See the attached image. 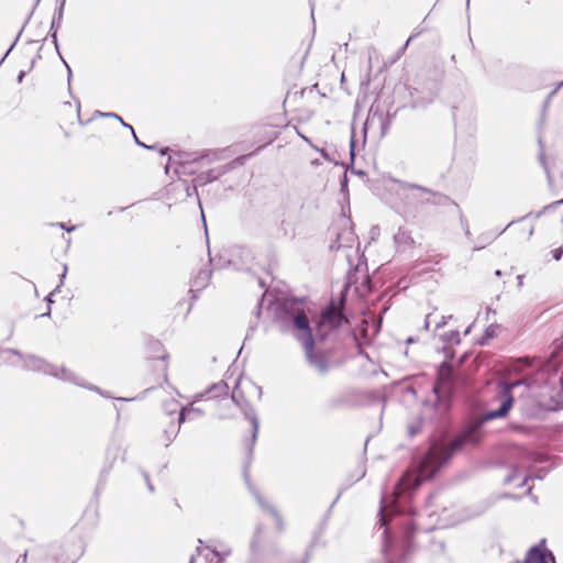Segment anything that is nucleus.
Instances as JSON below:
<instances>
[{
  "instance_id": "9",
  "label": "nucleus",
  "mask_w": 563,
  "mask_h": 563,
  "mask_svg": "<svg viewBox=\"0 0 563 563\" xmlns=\"http://www.w3.org/2000/svg\"><path fill=\"white\" fill-rule=\"evenodd\" d=\"M522 470H527V473L522 477V482L519 486L527 485L529 479L539 478L541 479L544 476L543 468L534 470L530 465L520 464L512 468L511 473L505 478V483H511L516 478L520 477Z\"/></svg>"
},
{
  "instance_id": "54",
  "label": "nucleus",
  "mask_w": 563,
  "mask_h": 563,
  "mask_svg": "<svg viewBox=\"0 0 563 563\" xmlns=\"http://www.w3.org/2000/svg\"><path fill=\"white\" fill-rule=\"evenodd\" d=\"M49 314H51V312L47 311L46 313H43L42 316L45 317V316H49Z\"/></svg>"
},
{
  "instance_id": "19",
  "label": "nucleus",
  "mask_w": 563,
  "mask_h": 563,
  "mask_svg": "<svg viewBox=\"0 0 563 563\" xmlns=\"http://www.w3.org/2000/svg\"><path fill=\"white\" fill-rule=\"evenodd\" d=\"M210 279V272L201 271L194 279V286L197 288L205 287Z\"/></svg>"
},
{
  "instance_id": "23",
  "label": "nucleus",
  "mask_w": 563,
  "mask_h": 563,
  "mask_svg": "<svg viewBox=\"0 0 563 563\" xmlns=\"http://www.w3.org/2000/svg\"><path fill=\"white\" fill-rule=\"evenodd\" d=\"M66 274H67V266H66V265H64V269H63V273H62V275H60V282H59V285H58V286L55 288V290H54V291H52V292L49 294V296L47 297V301H48L49 303H51V302H53V301H52V299H51V296H53V295H54V294H55V292H56V291H57V290L63 286L64 280H65V278H66Z\"/></svg>"
},
{
  "instance_id": "28",
  "label": "nucleus",
  "mask_w": 563,
  "mask_h": 563,
  "mask_svg": "<svg viewBox=\"0 0 563 563\" xmlns=\"http://www.w3.org/2000/svg\"><path fill=\"white\" fill-rule=\"evenodd\" d=\"M57 225H58L59 228H62V229H64V230L68 231V232H71V231H74V230H75V227L67 228V225H65V224H64V223H62V222H60V223H58Z\"/></svg>"
},
{
  "instance_id": "5",
  "label": "nucleus",
  "mask_w": 563,
  "mask_h": 563,
  "mask_svg": "<svg viewBox=\"0 0 563 563\" xmlns=\"http://www.w3.org/2000/svg\"><path fill=\"white\" fill-rule=\"evenodd\" d=\"M212 161L209 153H176L174 156H169L165 170L168 174L173 169L178 179H181V176L194 175Z\"/></svg>"
},
{
  "instance_id": "51",
  "label": "nucleus",
  "mask_w": 563,
  "mask_h": 563,
  "mask_svg": "<svg viewBox=\"0 0 563 563\" xmlns=\"http://www.w3.org/2000/svg\"><path fill=\"white\" fill-rule=\"evenodd\" d=\"M8 54H9V53H7L5 55H3V58H1V62H4V58H7V55H8Z\"/></svg>"
},
{
  "instance_id": "42",
  "label": "nucleus",
  "mask_w": 563,
  "mask_h": 563,
  "mask_svg": "<svg viewBox=\"0 0 563 563\" xmlns=\"http://www.w3.org/2000/svg\"><path fill=\"white\" fill-rule=\"evenodd\" d=\"M167 151H168V148H164V150L161 151V154L165 155Z\"/></svg>"
},
{
  "instance_id": "29",
  "label": "nucleus",
  "mask_w": 563,
  "mask_h": 563,
  "mask_svg": "<svg viewBox=\"0 0 563 563\" xmlns=\"http://www.w3.org/2000/svg\"><path fill=\"white\" fill-rule=\"evenodd\" d=\"M57 225H58L59 228H62V229H64V230L68 231V232H71V231H74V230H75V227L67 228V225H65V224H64V223H62V222H60V223H58Z\"/></svg>"
},
{
  "instance_id": "22",
  "label": "nucleus",
  "mask_w": 563,
  "mask_h": 563,
  "mask_svg": "<svg viewBox=\"0 0 563 563\" xmlns=\"http://www.w3.org/2000/svg\"><path fill=\"white\" fill-rule=\"evenodd\" d=\"M179 427L180 424L178 423V426H172L169 429L165 430L164 434L166 438V445H169V443H172L177 437Z\"/></svg>"
},
{
  "instance_id": "18",
  "label": "nucleus",
  "mask_w": 563,
  "mask_h": 563,
  "mask_svg": "<svg viewBox=\"0 0 563 563\" xmlns=\"http://www.w3.org/2000/svg\"><path fill=\"white\" fill-rule=\"evenodd\" d=\"M189 415H195V416H201L202 415V411L199 409V408H195L192 407L191 405L190 406H187V407H184L181 408L180 412H179V417H178V422L179 424H181L183 422H185L187 416Z\"/></svg>"
},
{
  "instance_id": "4",
  "label": "nucleus",
  "mask_w": 563,
  "mask_h": 563,
  "mask_svg": "<svg viewBox=\"0 0 563 563\" xmlns=\"http://www.w3.org/2000/svg\"><path fill=\"white\" fill-rule=\"evenodd\" d=\"M4 354L15 356L22 362V367L26 371L40 372L49 376H53L63 382L73 383L78 386H82L90 390L100 393L99 388L92 385H85L69 369L48 363L44 358L34 354H22L15 349H4Z\"/></svg>"
},
{
  "instance_id": "11",
  "label": "nucleus",
  "mask_w": 563,
  "mask_h": 563,
  "mask_svg": "<svg viewBox=\"0 0 563 563\" xmlns=\"http://www.w3.org/2000/svg\"><path fill=\"white\" fill-rule=\"evenodd\" d=\"M198 186L199 185L197 184L196 178L192 180V184H189L188 181H186L184 179H178L177 181H174L169 185L167 191H168V194L170 192V190L181 191L179 199H186V198H189L192 196L198 197V191H197Z\"/></svg>"
},
{
  "instance_id": "47",
  "label": "nucleus",
  "mask_w": 563,
  "mask_h": 563,
  "mask_svg": "<svg viewBox=\"0 0 563 563\" xmlns=\"http://www.w3.org/2000/svg\"><path fill=\"white\" fill-rule=\"evenodd\" d=\"M197 202H198V205H199V208H202V205H201L200 199H197Z\"/></svg>"
},
{
  "instance_id": "26",
  "label": "nucleus",
  "mask_w": 563,
  "mask_h": 563,
  "mask_svg": "<svg viewBox=\"0 0 563 563\" xmlns=\"http://www.w3.org/2000/svg\"><path fill=\"white\" fill-rule=\"evenodd\" d=\"M562 203H563V199L558 200V201H554V202H552V203H550V205L545 206V207L543 208L542 212H545V211L552 210V209H554L555 207H558V206H560V205H562Z\"/></svg>"
},
{
  "instance_id": "6",
  "label": "nucleus",
  "mask_w": 563,
  "mask_h": 563,
  "mask_svg": "<svg viewBox=\"0 0 563 563\" xmlns=\"http://www.w3.org/2000/svg\"><path fill=\"white\" fill-rule=\"evenodd\" d=\"M433 391L438 400L446 405L448 399L453 393V372L451 365L446 362H443L438 368Z\"/></svg>"
},
{
  "instance_id": "13",
  "label": "nucleus",
  "mask_w": 563,
  "mask_h": 563,
  "mask_svg": "<svg viewBox=\"0 0 563 563\" xmlns=\"http://www.w3.org/2000/svg\"><path fill=\"white\" fill-rule=\"evenodd\" d=\"M394 241L399 251H407L415 244L410 232L405 228L398 229V231L394 234Z\"/></svg>"
},
{
  "instance_id": "2",
  "label": "nucleus",
  "mask_w": 563,
  "mask_h": 563,
  "mask_svg": "<svg viewBox=\"0 0 563 563\" xmlns=\"http://www.w3.org/2000/svg\"><path fill=\"white\" fill-rule=\"evenodd\" d=\"M347 320L343 316L341 308L333 301L322 311L314 329L312 330L309 319L303 310L286 312L283 324V331L290 332L298 341L302 343L306 357L311 367L318 373L325 374L329 369V363L324 354L314 353V338L323 341L330 331L338 329Z\"/></svg>"
},
{
  "instance_id": "27",
  "label": "nucleus",
  "mask_w": 563,
  "mask_h": 563,
  "mask_svg": "<svg viewBox=\"0 0 563 563\" xmlns=\"http://www.w3.org/2000/svg\"><path fill=\"white\" fill-rule=\"evenodd\" d=\"M26 560H27V553L24 552L18 560L15 563H26Z\"/></svg>"
},
{
  "instance_id": "7",
  "label": "nucleus",
  "mask_w": 563,
  "mask_h": 563,
  "mask_svg": "<svg viewBox=\"0 0 563 563\" xmlns=\"http://www.w3.org/2000/svg\"><path fill=\"white\" fill-rule=\"evenodd\" d=\"M231 398L232 401L241 409L245 419L250 420L252 424V441L255 442L257 438L260 422L254 408L246 400H244L243 397H240L236 394V390L233 391Z\"/></svg>"
},
{
  "instance_id": "31",
  "label": "nucleus",
  "mask_w": 563,
  "mask_h": 563,
  "mask_svg": "<svg viewBox=\"0 0 563 563\" xmlns=\"http://www.w3.org/2000/svg\"><path fill=\"white\" fill-rule=\"evenodd\" d=\"M308 560H309V558L306 556L303 559L295 560V561L289 562V563H308Z\"/></svg>"
},
{
  "instance_id": "49",
  "label": "nucleus",
  "mask_w": 563,
  "mask_h": 563,
  "mask_svg": "<svg viewBox=\"0 0 563 563\" xmlns=\"http://www.w3.org/2000/svg\"><path fill=\"white\" fill-rule=\"evenodd\" d=\"M197 202H198V205H199V208H202V205H201L200 199H197Z\"/></svg>"
},
{
  "instance_id": "37",
  "label": "nucleus",
  "mask_w": 563,
  "mask_h": 563,
  "mask_svg": "<svg viewBox=\"0 0 563 563\" xmlns=\"http://www.w3.org/2000/svg\"><path fill=\"white\" fill-rule=\"evenodd\" d=\"M517 279H518V285H519V286H522V283H523V282H522L523 276H522V275H519V276L517 277Z\"/></svg>"
},
{
  "instance_id": "1",
  "label": "nucleus",
  "mask_w": 563,
  "mask_h": 563,
  "mask_svg": "<svg viewBox=\"0 0 563 563\" xmlns=\"http://www.w3.org/2000/svg\"><path fill=\"white\" fill-rule=\"evenodd\" d=\"M560 352L555 347L547 361L540 357H521L516 360L510 372L519 375L518 379L500 382L492 404L497 408L487 410L482 418L466 427L454 440L445 445L433 443L428 452L399 478L390 495H384L379 508V527L386 536L390 517L405 511L402 503L410 499L423 481L431 478L451 456L465 448L477 445L482 439L484 422L505 417L514 404V389H522L519 397L526 401L528 415L538 416L542 411L563 410V378L559 376Z\"/></svg>"
},
{
  "instance_id": "38",
  "label": "nucleus",
  "mask_w": 563,
  "mask_h": 563,
  "mask_svg": "<svg viewBox=\"0 0 563 563\" xmlns=\"http://www.w3.org/2000/svg\"><path fill=\"white\" fill-rule=\"evenodd\" d=\"M66 67H67V70H68V82L70 81V76H71V69L70 67L66 64Z\"/></svg>"
},
{
  "instance_id": "17",
  "label": "nucleus",
  "mask_w": 563,
  "mask_h": 563,
  "mask_svg": "<svg viewBox=\"0 0 563 563\" xmlns=\"http://www.w3.org/2000/svg\"><path fill=\"white\" fill-rule=\"evenodd\" d=\"M228 389H229V387H228L227 383L220 382V383L213 384L206 391V394L211 395V397H220V396L227 395L228 394Z\"/></svg>"
},
{
  "instance_id": "8",
  "label": "nucleus",
  "mask_w": 563,
  "mask_h": 563,
  "mask_svg": "<svg viewBox=\"0 0 563 563\" xmlns=\"http://www.w3.org/2000/svg\"><path fill=\"white\" fill-rule=\"evenodd\" d=\"M522 563H555V558L542 540L527 552Z\"/></svg>"
},
{
  "instance_id": "43",
  "label": "nucleus",
  "mask_w": 563,
  "mask_h": 563,
  "mask_svg": "<svg viewBox=\"0 0 563 563\" xmlns=\"http://www.w3.org/2000/svg\"><path fill=\"white\" fill-rule=\"evenodd\" d=\"M7 361H8L11 365H15V364H16V362L11 361L10 358H8Z\"/></svg>"
},
{
  "instance_id": "40",
  "label": "nucleus",
  "mask_w": 563,
  "mask_h": 563,
  "mask_svg": "<svg viewBox=\"0 0 563 563\" xmlns=\"http://www.w3.org/2000/svg\"><path fill=\"white\" fill-rule=\"evenodd\" d=\"M255 387H256V389L258 391V397L261 398V396H262V388L260 386H255Z\"/></svg>"
},
{
  "instance_id": "24",
  "label": "nucleus",
  "mask_w": 563,
  "mask_h": 563,
  "mask_svg": "<svg viewBox=\"0 0 563 563\" xmlns=\"http://www.w3.org/2000/svg\"><path fill=\"white\" fill-rule=\"evenodd\" d=\"M66 274H67V266H66V265H64V269H63V273H62V275H60V282H59V285H58V286L55 288V290H54V291H52V292L49 294V296L47 297V301H48L49 303H51V302H53V301H52V299H51V296H53V295H54V294H55V292H56V291H57V290L63 286L64 280H65V278H66Z\"/></svg>"
},
{
  "instance_id": "48",
  "label": "nucleus",
  "mask_w": 563,
  "mask_h": 563,
  "mask_svg": "<svg viewBox=\"0 0 563 563\" xmlns=\"http://www.w3.org/2000/svg\"><path fill=\"white\" fill-rule=\"evenodd\" d=\"M197 202H198V205H199V208H202V205H201L200 199H197Z\"/></svg>"
},
{
  "instance_id": "41",
  "label": "nucleus",
  "mask_w": 563,
  "mask_h": 563,
  "mask_svg": "<svg viewBox=\"0 0 563 563\" xmlns=\"http://www.w3.org/2000/svg\"><path fill=\"white\" fill-rule=\"evenodd\" d=\"M533 233V228H530L529 231H528V236L530 238Z\"/></svg>"
},
{
  "instance_id": "35",
  "label": "nucleus",
  "mask_w": 563,
  "mask_h": 563,
  "mask_svg": "<svg viewBox=\"0 0 563 563\" xmlns=\"http://www.w3.org/2000/svg\"><path fill=\"white\" fill-rule=\"evenodd\" d=\"M561 86H563V80H562V81L558 85V87H556V88L551 92L550 97H551V96H553V95L558 91V89H559Z\"/></svg>"
},
{
  "instance_id": "56",
  "label": "nucleus",
  "mask_w": 563,
  "mask_h": 563,
  "mask_svg": "<svg viewBox=\"0 0 563 563\" xmlns=\"http://www.w3.org/2000/svg\"><path fill=\"white\" fill-rule=\"evenodd\" d=\"M201 218H202V220H205V214L203 213L201 214ZM203 223L206 224V221H203Z\"/></svg>"
},
{
  "instance_id": "50",
  "label": "nucleus",
  "mask_w": 563,
  "mask_h": 563,
  "mask_svg": "<svg viewBox=\"0 0 563 563\" xmlns=\"http://www.w3.org/2000/svg\"><path fill=\"white\" fill-rule=\"evenodd\" d=\"M54 42L56 43V33H53Z\"/></svg>"
},
{
  "instance_id": "10",
  "label": "nucleus",
  "mask_w": 563,
  "mask_h": 563,
  "mask_svg": "<svg viewBox=\"0 0 563 563\" xmlns=\"http://www.w3.org/2000/svg\"><path fill=\"white\" fill-rule=\"evenodd\" d=\"M385 129L386 120L384 118V114L378 111H373L371 109L364 123L365 135L371 131H377L378 134L383 136L385 134Z\"/></svg>"
},
{
  "instance_id": "12",
  "label": "nucleus",
  "mask_w": 563,
  "mask_h": 563,
  "mask_svg": "<svg viewBox=\"0 0 563 563\" xmlns=\"http://www.w3.org/2000/svg\"><path fill=\"white\" fill-rule=\"evenodd\" d=\"M198 555H202L206 563H222L224 556L229 555V550H223L219 552L217 549L206 545L203 548L198 547L196 550Z\"/></svg>"
},
{
  "instance_id": "36",
  "label": "nucleus",
  "mask_w": 563,
  "mask_h": 563,
  "mask_svg": "<svg viewBox=\"0 0 563 563\" xmlns=\"http://www.w3.org/2000/svg\"><path fill=\"white\" fill-rule=\"evenodd\" d=\"M409 432L411 435H415L418 432V429L410 427Z\"/></svg>"
},
{
  "instance_id": "44",
  "label": "nucleus",
  "mask_w": 563,
  "mask_h": 563,
  "mask_svg": "<svg viewBox=\"0 0 563 563\" xmlns=\"http://www.w3.org/2000/svg\"><path fill=\"white\" fill-rule=\"evenodd\" d=\"M195 561H196V556L192 555L189 563H195Z\"/></svg>"
},
{
  "instance_id": "46",
  "label": "nucleus",
  "mask_w": 563,
  "mask_h": 563,
  "mask_svg": "<svg viewBox=\"0 0 563 563\" xmlns=\"http://www.w3.org/2000/svg\"><path fill=\"white\" fill-rule=\"evenodd\" d=\"M164 380L167 383L168 382V377H167V374L165 373L164 374Z\"/></svg>"
},
{
  "instance_id": "34",
  "label": "nucleus",
  "mask_w": 563,
  "mask_h": 563,
  "mask_svg": "<svg viewBox=\"0 0 563 563\" xmlns=\"http://www.w3.org/2000/svg\"><path fill=\"white\" fill-rule=\"evenodd\" d=\"M351 157L352 158L354 157V141H353V139L351 140Z\"/></svg>"
},
{
  "instance_id": "14",
  "label": "nucleus",
  "mask_w": 563,
  "mask_h": 563,
  "mask_svg": "<svg viewBox=\"0 0 563 563\" xmlns=\"http://www.w3.org/2000/svg\"><path fill=\"white\" fill-rule=\"evenodd\" d=\"M254 496L257 499L258 505L261 506L263 511L266 512L267 515L272 516V518L275 521L277 530L278 531L284 530V522H283V519H282L280 515L278 514V511L272 505H269L267 501H265L257 493H254Z\"/></svg>"
},
{
  "instance_id": "45",
  "label": "nucleus",
  "mask_w": 563,
  "mask_h": 563,
  "mask_svg": "<svg viewBox=\"0 0 563 563\" xmlns=\"http://www.w3.org/2000/svg\"><path fill=\"white\" fill-rule=\"evenodd\" d=\"M495 274H496V276H501V272L500 271H496Z\"/></svg>"
},
{
  "instance_id": "52",
  "label": "nucleus",
  "mask_w": 563,
  "mask_h": 563,
  "mask_svg": "<svg viewBox=\"0 0 563 563\" xmlns=\"http://www.w3.org/2000/svg\"><path fill=\"white\" fill-rule=\"evenodd\" d=\"M8 54H9V53H7L5 55H3V58H1V62H4V58H7V55H8Z\"/></svg>"
},
{
  "instance_id": "32",
  "label": "nucleus",
  "mask_w": 563,
  "mask_h": 563,
  "mask_svg": "<svg viewBox=\"0 0 563 563\" xmlns=\"http://www.w3.org/2000/svg\"><path fill=\"white\" fill-rule=\"evenodd\" d=\"M145 481H146V483H147V487H148V489H150L151 492H153V489H154V488H153V485L151 484V482H150V479H148V476H147V475H145Z\"/></svg>"
},
{
  "instance_id": "15",
  "label": "nucleus",
  "mask_w": 563,
  "mask_h": 563,
  "mask_svg": "<svg viewBox=\"0 0 563 563\" xmlns=\"http://www.w3.org/2000/svg\"><path fill=\"white\" fill-rule=\"evenodd\" d=\"M227 172H228V167H225V166H221V167H217V168H211L207 173H200L196 177V181H197L198 185L205 186V185H207V184H209L211 181L217 180L220 176H222Z\"/></svg>"
},
{
  "instance_id": "30",
  "label": "nucleus",
  "mask_w": 563,
  "mask_h": 563,
  "mask_svg": "<svg viewBox=\"0 0 563 563\" xmlns=\"http://www.w3.org/2000/svg\"><path fill=\"white\" fill-rule=\"evenodd\" d=\"M24 76H25V71L21 70L20 74L18 75L16 81L19 84H21L23 81Z\"/></svg>"
},
{
  "instance_id": "3",
  "label": "nucleus",
  "mask_w": 563,
  "mask_h": 563,
  "mask_svg": "<svg viewBox=\"0 0 563 563\" xmlns=\"http://www.w3.org/2000/svg\"><path fill=\"white\" fill-rule=\"evenodd\" d=\"M385 188L394 196L393 205L400 212L406 214L412 208H417L432 201L433 192L416 184L405 183L390 178L385 181Z\"/></svg>"
},
{
  "instance_id": "21",
  "label": "nucleus",
  "mask_w": 563,
  "mask_h": 563,
  "mask_svg": "<svg viewBox=\"0 0 563 563\" xmlns=\"http://www.w3.org/2000/svg\"><path fill=\"white\" fill-rule=\"evenodd\" d=\"M442 340L450 345L459 344L460 343V333L459 331H450L449 333H445L442 335Z\"/></svg>"
},
{
  "instance_id": "53",
  "label": "nucleus",
  "mask_w": 563,
  "mask_h": 563,
  "mask_svg": "<svg viewBox=\"0 0 563 563\" xmlns=\"http://www.w3.org/2000/svg\"><path fill=\"white\" fill-rule=\"evenodd\" d=\"M344 245H345V244H343V243L339 242L338 247H342V246H344Z\"/></svg>"
},
{
  "instance_id": "25",
  "label": "nucleus",
  "mask_w": 563,
  "mask_h": 563,
  "mask_svg": "<svg viewBox=\"0 0 563 563\" xmlns=\"http://www.w3.org/2000/svg\"><path fill=\"white\" fill-rule=\"evenodd\" d=\"M562 256H563V249L562 247H558V249L552 251L553 260L560 261L562 258Z\"/></svg>"
},
{
  "instance_id": "39",
  "label": "nucleus",
  "mask_w": 563,
  "mask_h": 563,
  "mask_svg": "<svg viewBox=\"0 0 563 563\" xmlns=\"http://www.w3.org/2000/svg\"><path fill=\"white\" fill-rule=\"evenodd\" d=\"M464 231H465L466 235H470V229H468V224L467 223H465Z\"/></svg>"
},
{
  "instance_id": "16",
  "label": "nucleus",
  "mask_w": 563,
  "mask_h": 563,
  "mask_svg": "<svg viewBox=\"0 0 563 563\" xmlns=\"http://www.w3.org/2000/svg\"><path fill=\"white\" fill-rule=\"evenodd\" d=\"M512 224V222H510L504 230L499 231V232H487V233H483L478 239L481 240L482 244L478 245V246H475L474 247V251H479L482 249H484L485 244H489L492 243L497 236H499L503 232H505V230L507 228H509L510 225Z\"/></svg>"
},
{
  "instance_id": "33",
  "label": "nucleus",
  "mask_w": 563,
  "mask_h": 563,
  "mask_svg": "<svg viewBox=\"0 0 563 563\" xmlns=\"http://www.w3.org/2000/svg\"><path fill=\"white\" fill-rule=\"evenodd\" d=\"M318 151L321 153V155H322L325 159L330 161V157H329L328 153H327L324 150H318Z\"/></svg>"
},
{
  "instance_id": "55",
  "label": "nucleus",
  "mask_w": 563,
  "mask_h": 563,
  "mask_svg": "<svg viewBox=\"0 0 563 563\" xmlns=\"http://www.w3.org/2000/svg\"><path fill=\"white\" fill-rule=\"evenodd\" d=\"M201 397H202V395H197L196 399H200Z\"/></svg>"
},
{
  "instance_id": "20",
  "label": "nucleus",
  "mask_w": 563,
  "mask_h": 563,
  "mask_svg": "<svg viewBox=\"0 0 563 563\" xmlns=\"http://www.w3.org/2000/svg\"><path fill=\"white\" fill-rule=\"evenodd\" d=\"M101 115L113 117V118L118 119L122 123L123 126H125V128L131 130V132H132V134L134 136V140H135L137 145L146 147V148H151L150 146H146L144 143H142V141H139V139L135 135V132H134L133 128L130 124H126L125 122H123V120L118 114H115V113H106V114L101 113Z\"/></svg>"
}]
</instances>
